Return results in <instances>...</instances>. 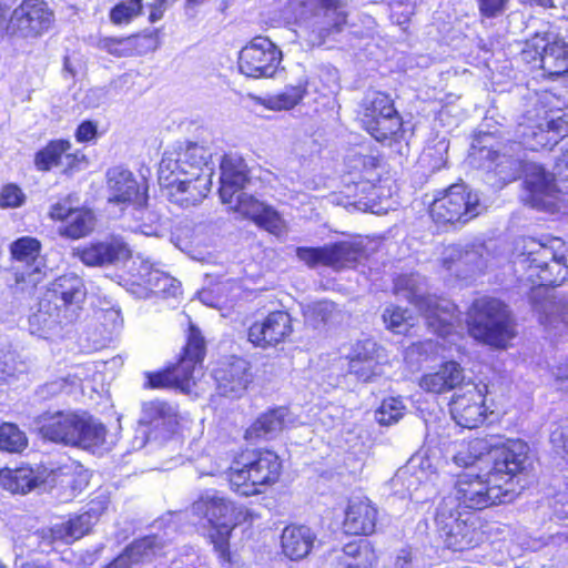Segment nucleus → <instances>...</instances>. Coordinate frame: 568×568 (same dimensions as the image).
Returning a JSON list of instances; mask_svg holds the SVG:
<instances>
[{
  "label": "nucleus",
  "instance_id": "3",
  "mask_svg": "<svg viewBox=\"0 0 568 568\" xmlns=\"http://www.w3.org/2000/svg\"><path fill=\"white\" fill-rule=\"evenodd\" d=\"M193 515L206 521L205 538L212 546L220 566L239 567V558L231 547V537L235 528L251 527L258 514L252 508L237 504L217 494H202L192 504Z\"/></svg>",
  "mask_w": 568,
  "mask_h": 568
},
{
  "label": "nucleus",
  "instance_id": "5",
  "mask_svg": "<svg viewBox=\"0 0 568 568\" xmlns=\"http://www.w3.org/2000/svg\"><path fill=\"white\" fill-rule=\"evenodd\" d=\"M282 474L283 460L267 447L240 448L225 470L230 490L245 498L264 494L280 481Z\"/></svg>",
  "mask_w": 568,
  "mask_h": 568
},
{
  "label": "nucleus",
  "instance_id": "27",
  "mask_svg": "<svg viewBox=\"0 0 568 568\" xmlns=\"http://www.w3.org/2000/svg\"><path fill=\"white\" fill-rule=\"evenodd\" d=\"M125 285L139 298H169L181 294L179 282L148 266L130 271Z\"/></svg>",
  "mask_w": 568,
  "mask_h": 568
},
{
  "label": "nucleus",
  "instance_id": "43",
  "mask_svg": "<svg viewBox=\"0 0 568 568\" xmlns=\"http://www.w3.org/2000/svg\"><path fill=\"white\" fill-rule=\"evenodd\" d=\"M477 530L466 520L455 519L445 534V546L453 551H465L477 546Z\"/></svg>",
  "mask_w": 568,
  "mask_h": 568
},
{
  "label": "nucleus",
  "instance_id": "38",
  "mask_svg": "<svg viewBox=\"0 0 568 568\" xmlns=\"http://www.w3.org/2000/svg\"><path fill=\"white\" fill-rule=\"evenodd\" d=\"M163 547L164 542L156 535L136 538L104 568H130L150 561L162 551Z\"/></svg>",
  "mask_w": 568,
  "mask_h": 568
},
{
  "label": "nucleus",
  "instance_id": "11",
  "mask_svg": "<svg viewBox=\"0 0 568 568\" xmlns=\"http://www.w3.org/2000/svg\"><path fill=\"white\" fill-rule=\"evenodd\" d=\"M481 200L467 184L454 183L440 191L429 205V216L437 226H463L480 215Z\"/></svg>",
  "mask_w": 568,
  "mask_h": 568
},
{
  "label": "nucleus",
  "instance_id": "29",
  "mask_svg": "<svg viewBox=\"0 0 568 568\" xmlns=\"http://www.w3.org/2000/svg\"><path fill=\"white\" fill-rule=\"evenodd\" d=\"M72 144L68 139L49 140L33 155V164L40 172H49L59 168L65 161L62 172L67 175L72 174L81 169L87 162L85 155L77 150L71 152Z\"/></svg>",
  "mask_w": 568,
  "mask_h": 568
},
{
  "label": "nucleus",
  "instance_id": "52",
  "mask_svg": "<svg viewBox=\"0 0 568 568\" xmlns=\"http://www.w3.org/2000/svg\"><path fill=\"white\" fill-rule=\"evenodd\" d=\"M26 202V195L21 187L14 183H8L0 190V207L16 209Z\"/></svg>",
  "mask_w": 568,
  "mask_h": 568
},
{
  "label": "nucleus",
  "instance_id": "25",
  "mask_svg": "<svg viewBox=\"0 0 568 568\" xmlns=\"http://www.w3.org/2000/svg\"><path fill=\"white\" fill-rule=\"evenodd\" d=\"M160 47L156 29H143L126 36H106L98 40V48L114 58H138L154 52Z\"/></svg>",
  "mask_w": 568,
  "mask_h": 568
},
{
  "label": "nucleus",
  "instance_id": "24",
  "mask_svg": "<svg viewBox=\"0 0 568 568\" xmlns=\"http://www.w3.org/2000/svg\"><path fill=\"white\" fill-rule=\"evenodd\" d=\"M212 378L220 396L235 399L247 392L254 375L250 362L240 356H230L215 363Z\"/></svg>",
  "mask_w": 568,
  "mask_h": 568
},
{
  "label": "nucleus",
  "instance_id": "58",
  "mask_svg": "<svg viewBox=\"0 0 568 568\" xmlns=\"http://www.w3.org/2000/svg\"><path fill=\"white\" fill-rule=\"evenodd\" d=\"M98 136V124L92 120H84L80 122L74 131L75 141L79 143L93 142Z\"/></svg>",
  "mask_w": 568,
  "mask_h": 568
},
{
  "label": "nucleus",
  "instance_id": "20",
  "mask_svg": "<svg viewBox=\"0 0 568 568\" xmlns=\"http://www.w3.org/2000/svg\"><path fill=\"white\" fill-rule=\"evenodd\" d=\"M523 54L527 60H539L545 79L568 78V42L565 38L556 37L549 41L546 33H535L526 41Z\"/></svg>",
  "mask_w": 568,
  "mask_h": 568
},
{
  "label": "nucleus",
  "instance_id": "64",
  "mask_svg": "<svg viewBox=\"0 0 568 568\" xmlns=\"http://www.w3.org/2000/svg\"><path fill=\"white\" fill-rule=\"evenodd\" d=\"M521 2L525 6H529V7H541L544 9L555 8L554 0H523Z\"/></svg>",
  "mask_w": 568,
  "mask_h": 568
},
{
  "label": "nucleus",
  "instance_id": "59",
  "mask_svg": "<svg viewBox=\"0 0 568 568\" xmlns=\"http://www.w3.org/2000/svg\"><path fill=\"white\" fill-rule=\"evenodd\" d=\"M74 209L70 205L69 199L65 197L53 203L49 209L48 215L53 222H62L64 224L74 212Z\"/></svg>",
  "mask_w": 568,
  "mask_h": 568
},
{
  "label": "nucleus",
  "instance_id": "6",
  "mask_svg": "<svg viewBox=\"0 0 568 568\" xmlns=\"http://www.w3.org/2000/svg\"><path fill=\"white\" fill-rule=\"evenodd\" d=\"M519 145L516 141H509L503 151L489 150L486 160L489 162V169L503 183L521 179L525 204L544 211V206L548 204L547 196L555 192L551 172L540 163L515 155V149Z\"/></svg>",
  "mask_w": 568,
  "mask_h": 568
},
{
  "label": "nucleus",
  "instance_id": "18",
  "mask_svg": "<svg viewBox=\"0 0 568 568\" xmlns=\"http://www.w3.org/2000/svg\"><path fill=\"white\" fill-rule=\"evenodd\" d=\"M304 6L311 8L315 19L310 30V38L316 47H327L336 41L348 26L346 0H305Z\"/></svg>",
  "mask_w": 568,
  "mask_h": 568
},
{
  "label": "nucleus",
  "instance_id": "35",
  "mask_svg": "<svg viewBox=\"0 0 568 568\" xmlns=\"http://www.w3.org/2000/svg\"><path fill=\"white\" fill-rule=\"evenodd\" d=\"M381 349V346L371 338L357 341L347 355L348 374L359 382H371L379 374Z\"/></svg>",
  "mask_w": 568,
  "mask_h": 568
},
{
  "label": "nucleus",
  "instance_id": "19",
  "mask_svg": "<svg viewBox=\"0 0 568 568\" xmlns=\"http://www.w3.org/2000/svg\"><path fill=\"white\" fill-rule=\"evenodd\" d=\"M519 126L523 130L518 143L524 149L552 150L568 134V115L559 110H545L534 121Z\"/></svg>",
  "mask_w": 568,
  "mask_h": 568
},
{
  "label": "nucleus",
  "instance_id": "40",
  "mask_svg": "<svg viewBox=\"0 0 568 568\" xmlns=\"http://www.w3.org/2000/svg\"><path fill=\"white\" fill-rule=\"evenodd\" d=\"M378 555L368 539H354L346 542L336 556L334 568H376Z\"/></svg>",
  "mask_w": 568,
  "mask_h": 568
},
{
  "label": "nucleus",
  "instance_id": "61",
  "mask_svg": "<svg viewBox=\"0 0 568 568\" xmlns=\"http://www.w3.org/2000/svg\"><path fill=\"white\" fill-rule=\"evenodd\" d=\"M555 381L559 388L568 395V355L564 362L556 366Z\"/></svg>",
  "mask_w": 568,
  "mask_h": 568
},
{
  "label": "nucleus",
  "instance_id": "12",
  "mask_svg": "<svg viewBox=\"0 0 568 568\" xmlns=\"http://www.w3.org/2000/svg\"><path fill=\"white\" fill-rule=\"evenodd\" d=\"M42 243L33 236L24 235L9 244V270L13 285L21 292L34 293L45 277L44 265L39 263Z\"/></svg>",
  "mask_w": 568,
  "mask_h": 568
},
{
  "label": "nucleus",
  "instance_id": "55",
  "mask_svg": "<svg viewBox=\"0 0 568 568\" xmlns=\"http://www.w3.org/2000/svg\"><path fill=\"white\" fill-rule=\"evenodd\" d=\"M510 0H476L481 18L494 19L505 13Z\"/></svg>",
  "mask_w": 568,
  "mask_h": 568
},
{
  "label": "nucleus",
  "instance_id": "33",
  "mask_svg": "<svg viewBox=\"0 0 568 568\" xmlns=\"http://www.w3.org/2000/svg\"><path fill=\"white\" fill-rule=\"evenodd\" d=\"M47 469L21 463L17 467H0V488L11 495L24 496L45 484Z\"/></svg>",
  "mask_w": 568,
  "mask_h": 568
},
{
  "label": "nucleus",
  "instance_id": "44",
  "mask_svg": "<svg viewBox=\"0 0 568 568\" xmlns=\"http://www.w3.org/2000/svg\"><path fill=\"white\" fill-rule=\"evenodd\" d=\"M94 214L84 206H75L69 220L59 227V234L69 240H79L88 236L94 227Z\"/></svg>",
  "mask_w": 568,
  "mask_h": 568
},
{
  "label": "nucleus",
  "instance_id": "31",
  "mask_svg": "<svg viewBox=\"0 0 568 568\" xmlns=\"http://www.w3.org/2000/svg\"><path fill=\"white\" fill-rule=\"evenodd\" d=\"M159 183L172 202L190 206L196 205L207 196L212 187V174L171 179L160 176Z\"/></svg>",
  "mask_w": 568,
  "mask_h": 568
},
{
  "label": "nucleus",
  "instance_id": "54",
  "mask_svg": "<svg viewBox=\"0 0 568 568\" xmlns=\"http://www.w3.org/2000/svg\"><path fill=\"white\" fill-rule=\"evenodd\" d=\"M407 311L400 306L392 305L387 307L383 313V321L386 325V328L393 331L394 333H399V328L406 323Z\"/></svg>",
  "mask_w": 568,
  "mask_h": 568
},
{
  "label": "nucleus",
  "instance_id": "1",
  "mask_svg": "<svg viewBox=\"0 0 568 568\" xmlns=\"http://www.w3.org/2000/svg\"><path fill=\"white\" fill-rule=\"evenodd\" d=\"M524 453L510 443L501 447L485 475L463 471L456 476L457 506L468 511H481L511 501L518 494L519 476L525 473Z\"/></svg>",
  "mask_w": 568,
  "mask_h": 568
},
{
  "label": "nucleus",
  "instance_id": "41",
  "mask_svg": "<svg viewBox=\"0 0 568 568\" xmlns=\"http://www.w3.org/2000/svg\"><path fill=\"white\" fill-rule=\"evenodd\" d=\"M285 418L282 408H271L260 414L244 430L245 442L256 444L271 439L284 427Z\"/></svg>",
  "mask_w": 568,
  "mask_h": 568
},
{
  "label": "nucleus",
  "instance_id": "4",
  "mask_svg": "<svg viewBox=\"0 0 568 568\" xmlns=\"http://www.w3.org/2000/svg\"><path fill=\"white\" fill-rule=\"evenodd\" d=\"M346 176L339 193L349 205H369L393 195L395 180L384 155L374 146L346 158Z\"/></svg>",
  "mask_w": 568,
  "mask_h": 568
},
{
  "label": "nucleus",
  "instance_id": "14",
  "mask_svg": "<svg viewBox=\"0 0 568 568\" xmlns=\"http://www.w3.org/2000/svg\"><path fill=\"white\" fill-rule=\"evenodd\" d=\"M87 296L83 280L72 273L55 277L39 301V312L57 321L70 320Z\"/></svg>",
  "mask_w": 568,
  "mask_h": 568
},
{
  "label": "nucleus",
  "instance_id": "48",
  "mask_svg": "<svg viewBox=\"0 0 568 568\" xmlns=\"http://www.w3.org/2000/svg\"><path fill=\"white\" fill-rule=\"evenodd\" d=\"M252 222L257 227L276 236H280L286 229L285 221L282 219L281 214L274 207L266 204H263Z\"/></svg>",
  "mask_w": 568,
  "mask_h": 568
},
{
  "label": "nucleus",
  "instance_id": "49",
  "mask_svg": "<svg viewBox=\"0 0 568 568\" xmlns=\"http://www.w3.org/2000/svg\"><path fill=\"white\" fill-rule=\"evenodd\" d=\"M405 412V405L397 397L384 398L375 412V418L379 425L389 426L397 423Z\"/></svg>",
  "mask_w": 568,
  "mask_h": 568
},
{
  "label": "nucleus",
  "instance_id": "42",
  "mask_svg": "<svg viewBox=\"0 0 568 568\" xmlns=\"http://www.w3.org/2000/svg\"><path fill=\"white\" fill-rule=\"evenodd\" d=\"M310 78L303 75L294 83L286 84L281 91L268 97L267 106L275 111H288L298 105L308 94Z\"/></svg>",
  "mask_w": 568,
  "mask_h": 568
},
{
  "label": "nucleus",
  "instance_id": "53",
  "mask_svg": "<svg viewBox=\"0 0 568 568\" xmlns=\"http://www.w3.org/2000/svg\"><path fill=\"white\" fill-rule=\"evenodd\" d=\"M73 385L74 382L71 377L55 378L43 384L39 393L43 399H49L61 394H69Z\"/></svg>",
  "mask_w": 568,
  "mask_h": 568
},
{
  "label": "nucleus",
  "instance_id": "22",
  "mask_svg": "<svg viewBox=\"0 0 568 568\" xmlns=\"http://www.w3.org/2000/svg\"><path fill=\"white\" fill-rule=\"evenodd\" d=\"M448 408L453 420L458 426L468 429L478 428L488 414L486 389H481L477 383L468 379L453 394Z\"/></svg>",
  "mask_w": 568,
  "mask_h": 568
},
{
  "label": "nucleus",
  "instance_id": "32",
  "mask_svg": "<svg viewBox=\"0 0 568 568\" xmlns=\"http://www.w3.org/2000/svg\"><path fill=\"white\" fill-rule=\"evenodd\" d=\"M413 304L435 334L446 336L452 333V320L456 311L452 302L442 296L426 294L415 296Z\"/></svg>",
  "mask_w": 568,
  "mask_h": 568
},
{
  "label": "nucleus",
  "instance_id": "17",
  "mask_svg": "<svg viewBox=\"0 0 568 568\" xmlns=\"http://www.w3.org/2000/svg\"><path fill=\"white\" fill-rule=\"evenodd\" d=\"M297 258L310 268L331 267L334 271L355 267L365 255L359 242L336 241L322 246H297Z\"/></svg>",
  "mask_w": 568,
  "mask_h": 568
},
{
  "label": "nucleus",
  "instance_id": "56",
  "mask_svg": "<svg viewBox=\"0 0 568 568\" xmlns=\"http://www.w3.org/2000/svg\"><path fill=\"white\" fill-rule=\"evenodd\" d=\"M201 296L205 303L216 308L226 306L230 302L227 290L224 285H214L201 292Z\"/></svg>",
  "mask_w": 568,
  "mask_h": 568
},
{
  "label": "nucleus",
  "instance_id": "46",
  "mask_svg": "<svg viewBox=\"0 0 568 568\" xmlns=\"http://www.w3.org/2000/svg\"><path fill=\"white\" fill-rule=\"evenodd\" d=\"M29 439L19 426L11 422L0 423V452L21 454L27 449Z\"/></svg>",
  "mask_w": 568,
  "mask_h": 568
},
{
  "label": "nucleus",
  "instance_id": "39",
  "mask_svg": "<svg viewBox=\"0 0 568 568\" xmlns=\"http://www.w3.org/2000/svg\"><path fill=\"white\" fill-rule=\"evenodd\" d=\"M281 551L290 560L307 557L314 548L316 534L305 525L288 524L280 536Z\"/></svg>",
  "mask_w": 568,
  "mask_h": 568
},
{
  "label": "nucleus",
  "instance_id": "23",
  "mask_svg": "<svg viewBox=\"0 0 568 568\" xmlns=\"http://www.w3.org/2000/svg\"><path fill=\"white\" fill-rule=\"evenodd\" d=\"M209 152L196 142H185L165 154L159 168V178H190L212 174L207 165Z\"/></svg>",
  "mask_w": 568,
  "mask_h": 568
},
{
  "label": "nucleus",
  "instance_id": "45",
  "mask_svg": "<svg viewBox=\"0 0 568 568\" xmlns=\"http://www.w3.org/2000/svg\"><path fill=\"white\" fill-rule=\"evenodd\" d=\"M551 178L555 192L547 196L548 204L544 206V211L552 213L558 210L559 196L568 194V149L557 158Z\"/></svg>",
  "mask_w": 568,
  "mask_h": 568
},
{
  "label": "nucleus",
  "instance_id": "50",
  "mask_svg": "<svg viewBox=\"0 0 568 568\" xmlns=\"http://www.w3.org/2000/svg\"><path fill=\"white\" fill-rule=\"evenodd\" d=\"M419 161L428 173H436L447 165V146L439 144L424 148Z\"/></svg>",
  "mask_w": 568,
  "mask_h": 568
},
{
  "label": "nucleus",
  "instance_id": "9",
  "mask_svg": "<svg viewBox=\"0 0 568 568\" xmlns=\"http://www.w3.org/2000/svg\"><path fill=\"white\" fill-rule=\"evenodd\" d=\"M356 121L363 131L379 143L393 145L405 139L404 119L388 92H367L358 103Z\"/></svg>",
  "mask_w": 568,
  "mask_h": 568
},
{
  "label": "nucleus",
  "instance_id": "63",
  "mask_svg": "<svg viewBox=\"0 0 568 568\" xmlns=\"http://www.w3.org/2000/svg\"><path fill=\"white\" fill-rule=\"evenodd\" d=\"M7 7L0 2V42L9 34V19H7Z\"/></svg>",
  "mask_w": 568,
  "mask_h": 568
},
{
  "label": "nucleus",
  "instance_id": "30",
  "mask_svg": "<svg viewBox=\"0 0 568 568\" xmlns=\"http://www.w3.org/2000/svg\"><path fill=\"white\" fill-rule=\"evenodd\" d=\"M514 443L524 453V469L527 468L528 445L521 439L507 438L501 443L493 444L488 437L474 436L464 439L453 456V462L458 467L468 468L476 465L483 457L493 455L491 463L500 454L501 447Z\"/></svg>",
  "mask_w": 568,
  "mask_h": 568
},
{
  "label": "nucleus",
  "instance_id": "7",
  "mask_svg": "<svg viewBox=\"0 0 568 568\" xmlns=\"http://www.w3.org/2000/svg\"><path fill=\"white\" fill-rule=\"evenodd\" d=\"M206 341L200 327L190 322L176 361L158 371L144 373L143 388L166 389L174 388L190 393L195 385V374L203 368L206 356Z\"/></svg>",
  "mask_w": 568,
  "mask_h": 568
},
{
  "label": "nucleus",
  "instance_id": "62",
  "mask_svg": "<svg viewBox=\"0 0 568 568\" xmlns=\"http://www.w3.org/2000/svg\"><path fill=\"white\" fill-rule=\"evenodd\" d=\"M551 442L558 448L562 449L565 453H568V423L559 426L551 434Z\"/></svg>",
  "mask_w": 568,
  "mask_h": 568
},
{
  "label": "nucleus",
  "instance_id": "47",
  "mask_svg": "<svg viewBox=\"0 0 568 568\" xmlns=\"http://www.w3.org/2000/svg\"><path fill=\"white\" fill-rule=\"evenodd\" d=\"M143 12V0L118 1L109 10L110 22L115 27L129 26Z\"/></svg>",
  "mask_w": 568,
  "mask_h": 568
},
{
  "label": "nucleus",
  "instance_id": "2",
  "mask_svg": "<svg viewBox=\"0 0 568 568\" xmlns=\"http://www.w3.org/2000/svg\"><path fill=\"white\" fill-rule=\"evenodd\" d=\"M567 251L566 243L559 237H529L525 241L519 254L524 274L517 283L518 286H529L527 300L534 310L544 308L547 291L568 280Z\"/></svg>",
  "mask_w": 568,
  "mask_h": 568
},
{
  "label": "nucleus",
  "instance_id": "21",
  "mask_svg": "<svg viewBox=\"0 0 568 568\" xmlns=\"http://www.w3.org/2000/svg\"><path fill=\"white\" fill-rule=\"evenodd\" d=\"M54 21V11L45 0H21L10 13L9 36L37 39L49 32Z\"/></svg>",
  "mask_w": 568,
  "mask_h": 568
},
{
  "label": "nucleus",
  "instance_id": "51",
  "mask_svg": "<svg viewBox=\"0 0 568 568\" xmlns=\"http://www.w3.org/2000/svg\"><path fill=\"white\" fill-rule=\"evenodd\" d=\"M143 413L148 425L155 424L160 420L163 423L172 420L176 423V417L172 413L171 406L164 402L152 400L144 406Z\"/></svg>",
  "mask_w": 568,
  "mask_h": 568
},
{
  "label": "nucleus",
  "instance_id": "57",
  "mask_svg": "<svg viewBox=\"0 0 568 568\" xmlns=\"http://www.w3.org/2000/svg\"><path fill=\"white\" fill-rule=\"evenodd\" d=\"M263 204L264 203L256 200L253 195L242 193L237 196L235 211L252 221Z\"/></svg>",
  "mask_w": 568,
  "mask_h": 568
},
{
  "label": "nucleus",
  "instance_id": "26",
  "mask_svg": "<svg viewBox=\"0 0 568 568\" xmlns=\"http://www.w3.org/2000/svg\"><path fill=\"white\" fill-rule=\"evenodd\" d=\"M108 509V499L103 496L92 498L88 508L71 515L68 520L55 524L50 528V542L62 541L71 544L90 534L92 527Z\"/></svg>",
  "mask_w": 568,
  "mask_h": 568
},
{
  "label": "nucleus",
  "instance_id": "36",
  "mask_svg": "<svg viewBox=\"0 0 568 568\" xmlns=\"http://www.w3.org/2000/svg\"><path fill=\"white\" fill-rule=\"evenodd\" d=\"M466 382L462 365L450 359L440 363L436 371L423 374L418 386L427 394L443 395L458 390Z\"/></svg>",
  "mask_w": 568,
  "mask_h": 568
},
{
  "label": "nucleus",
  "instance_id": "10",
  "mask_svg": "<svg viewBox=\"0 0 568 568\" xmlns=\"http://www.w3.org/2000/svg\"><path fill=\"white\" fill-rule=\"evenodd\" d=\"M40 435L53 443L68 446H101L106 428L73 410L44 412L37 418Z\"/></svg>",
  "mask_w": 568,
  "mask_h": 568
},
{
  "label": "nucleus",
  "instance_id": "28",
  "mask_svg": "<svg viewBox=\"0 0 568 568\" xmlns=\"http://www.w3.org/2000/svg\"><path fill=\"white\" fill-rule=\"evenodd\" d=\"M378 507L367 496L351 497L344 508L341 530L349 537H369L376 532Z\"/></svg>",
  "mask_w": 568,
  "mask_h": 568
},
{
  "label": "nucleus",
  "instance_id": "13",
  "mask_svg": "<svg viewBox=\"0 0 568 568\" xmlns=\"http://www.w3.org/2000/svg\"><path fill=\"white\" fill-rule=\"evenodd\" d=\"M283 58L282 49L273 40L256 34L239 51L237 69L247 79H273L282 69Z\"/></svg>",
  "mask_w": 568,
  "mask_h": 568
},
{
  "label": "nucleus",
  "instance_id": "60",
  "mask_svg": "<svg viewBox=\"0 0 568 568\" xmlns=\"http://www.w3.org/2000/svg\"><path fill=\"white\" fill-rule=\"evenodd\" d=\"M178 0H153L150 3V13L148 17L149 22L155 23L164 17V13L170 4L175 3Z\"/></svg>",
  "mask_w": 568,
  "mask_h": 568
},
{
  "label": "nucleus",
  "instance_id": "8",
  "mask_svg": "<svg viewBox=\"0 0 568 568\" xmlns=\"http://www.w3.org/2000/svg\"><path fill=\"white\" fill-rule=\"evenodd\" d=\"M466 314L467 332L480 343L505 348L516 335L511 312L499 298L487 295L477 297Z\"/></svg>",
  "mask_w": 568,
  "mask_h": 568
},
{
  "label": "nucleus",
  "instance_id": "37",
  "mask_svg": "<svg viewBox=\"0 0 568 568\" xmlns=\"http://www.w3.org/2000/svg\"><path fill=\"white\" fill-rule=\"evenodd\" d=\"M73 256L84 265L104 266L130 256L126 244L120 240L95 241L73 250Z\"/></svg>",
  "mask_w": 568,
  "mask_h": 568
},
{
  "label": "nucleus",
  "instance_id": "15",
  "mask_svg": "<svg viewBox=\"0 0 568 568\" xmlns=\"http://www.w3.org/2000/svg\"><path fill=\"white\" fill-rule=\"evenodd\" d=\"M294 318L286 308L256 311L247 327V341L256 348L275 349L293 338Z\"/></svg>",
  "mask_w": 568,
  "mask_h": 568
},
{
  "label": "nucleus",
  "instance_id": "34",
  "mask_svg": "<svg viewBox=\"0 0 568 568\" xmlns=\"http://www.w3.org/2000/svg\"><path fill=\"white\" fill-rule=\"evenodd\" d=\"M250 182V169L245 160L235 153H225L220 161L219 194L223 203H231L236 193Z\"/></svg>",
  "mask_w": 568,
  "mask_h": 568
},
{
  "label": "nucleus",
  "instance_id": "16",
  "mask_svg": "<svg viewBox=\"0 0 568 568\" xmlns=\"http://www.w3.org/2000/svg\"><path fill=\"white\" fill-rule=\"evenodd\" d=\"M108 202L122 212L131 209L141 214L148 213L149 185L145 180H138L132 171L114 166L106 172Z\"/></svg>",
  "mask_w": 568,
  "mask_h": 568
}]
</instances>
